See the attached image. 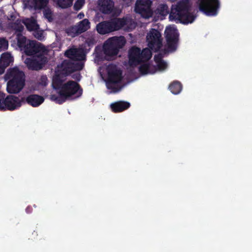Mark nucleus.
I'll return each mask as SVG.
<instances>
[{
	"mask_svg": "<svg viewBox=\"0 0 252 252\" xmlns=\"http://www.w3.org/2000/svg\"><path fill=\"white\" fill-rule=\"evenodd\" d=\"M85 64H58L57 70L53 77L52 85L54 90H61L69 98L74 96L80 97L83 94V89L76 82L69 80L63 83L66 77L77 70L83 69Z\"/></svg>",
	"mask_w": 252,
	"mask_h": 252,
	"instance_id": "obj_1",
	"label": "nucleus"
},
{
	"mask_svg": "<svg viewBox=\"0 0 252 252\" xmlns=\"http://www.w3.org/2000/svg\"><path fill=\"white\" fill-rule=\"evenodd\" d=\"M18 46L27 56H30L25 63H38L39 62H46L52 53L41 43L35 40H27L25 37L20 33L17 34Z\"/></svg>",
	"mask_w": 252,
	"mask_h": 252,
	"instance_id": "obj_2",
	"label": "nucleus"
},
{
	"mask_svg": "<svg viewBox=\"0 0 252 252\" xmlns=\"http://www.w3.org/2000/svg\"><path fill=\"white\" fill-rule=\"evenodd\" d=\"M98 71L102 78L107 75L106 86L107 89L111 91V93H116L121 90L119 85L123 79V70L116 64H103Z\"/></svg>",
	"mask_w": 252,
	"mask_h": 252,
	"instance_id": "obj_3",
	"label": "nucleus"
},
{
	"mask_svg": "<svg viewBox=\"0 0 252 252\" xmlns=\"http://www.w3.org/2000/svg\"><path fill=\"white\" fill-rule=\"evenodd\" d=\"M126 67L125 73L126 80L132 82L140 77V75L154 74L157 71H163L168 64H124Z\"/></svg>",
	"mask_w": 252,
	"mask_h": 252,
	"instance_id": "obj_4",
	"label": "nucleus"
},
{
	"mask_svg": "<svg viewBox=\"0 0 252 252\" xmlns=\"http://www.w3.org/2000/svg\"><path fill=\"white\" fill-rule=\"evenodd\" d=\"M194 18L187 0H182L172 6L169 15L171 21L189 24L192 23Z\"/></svg>",
	"mask_w": 252,
	"mask_h": 252,
	"instance_id": "obj_5",
	"label": "nucleus"
},
{
	"mask_svg": "<svg viewBox=\"0 0 252 252\" xmlns=\"http://www.w3.org/2000/svg\"><path fill=\"white\" fill-rule=\"evenodd\" d=\"M9 80L7 83L6 90L8 93L18 94L25 85V74L17 67L8 69L5 75Z\"/></svg>",
	"mask_w": 252,
	"mask_h": 252,
	"instance_id": "obj_6",
	"label": "nucleus"
},
{
	"mask_svg": "<svg viewBox=\"0 0 252 252\" xmlns=\"http://www.w3.org/2000/svg\"><path fill=\"white\" fill-rule=\"evenodd\" d=\"M126 40L124 37L114 36L106 40L104 44L103 49L107 60H111L116 56L119 50L126 44Z\"/></svg>",
	"mask_w": 252,
	"mask_h": 252,
	"instance_id": "obj_7",
	"label": "nucleus"
},
{
	"mask_svg": "<svg viewBox=\"0 0 252 252\" xmlns=\"http://www.w3.org/2000/svg\"><path fill=\"white\" fill-rule=\"evenodd\" d=\"M152 57L151 51L145 48L140 52L139 48L137 47H133L131 49L129 53V63H145L149 61Z\"/></svg>",
	"mask_w": 252,
	"mask_h": 252,
	"instance_id": "obj_8",
	"label": "nucleus"
},
{
	"mask_svg": "<svg viewBox=\"0 0 252 252\" xmlns=\"http://www.w3.org/2000/svg\"><path fill=\"white\" fill-rule=\"evenodd\" d=\"M110 22L112 32L123 29L125 31H130L135 28L136 24L131 18L125 17L123 18H115Z\"/></svg>",
	"mask_w": 252,
	"mask_h": 252,
	"instance_id": "obj_9",
	"label": "nucleus"
},
{
	"mask_svg": "<svg viewBox=\"0 0 252 252\" xmlns=\"http://www.w3.org/2000/svg\"><path fill=\"white\" fill-rule=\"evenodd\" d=\"M146 40L149 48L158 50L161 46L162 38L160 33L155 29H152L147 33Z\"/></svg>",
	"mask_w": 252,
	"mask_h": 252,
	"instance_id": "obj_10",
	"label": "nucleus"
},
{
	"mask_svg": "<svg viewBox=\"0 0 252 252\" xmlns=\"http://www.w3.org/2000/svg\"><path fill=\"white\" fill-rule=\"evenodd\" d=\"M165 34L168 51L169 52L175 51L177 48L178 37V32L176 27L174 26L167 27L165 31Z\"/></svg>",
	"mask_w": 252,
	"mask_h": 252,
	"instance_id": "obj_11",
	"label": "nucleus"
},
{
	"mask_svg": "<svg viewBox=\"0 0 252 252\" xmlns=\"http://www.w3.org/2000/svg\"><path fill=\"white\" fill-rule=\"evenodd\" d=\"M152 2L150 0H138L135 4V11L142 17L148 19L152 15Z\"/></svg>",
	"mask_w": 252,
	"mask_h": 252,
	"instance_id": "obj_12",
	"label": "nucleus"
},
{
	"mask_svg": "<svg viewBox=\"0 0 252 252\" xmlns=\"http://www.w3.org/2000/svg\"><path fill=\"white\" fill-rule=\"evenodd\" d=\"M218 7V0H201L199 4L200 10L208 16L216 15Z\"/></svg>",
	"mask_w": 252,
	"mask_h": 252,
	"instance_id": "obj_13",
	"label": "nucleus"
},
{
	"mask_svg": "<svg viewBox=\"0 0 252 252\" xmlns=\"http://www.w3.org/2000/svg\"><path fill=\"white\" fill-rule=\"evenodd\" d=\"M22 104L23 103L22 101V97L20 98L19 97L13 95H8L4 98L3 105L4 110L3 111L16 110L20 108Z\"/></svg>",
	"mask_w": 252,
	"mask_h": 252,
	"instance_id": "obj_14",
	"label": "nucleus"
},
{
	"mask_svg": "<svg viewBox=\"0 0 252 252\" xmlns=\"http://www.w3.org/2000/svg\"><path fill=\"white\" fill-rule=\"evenodd\" d=\"M65 56L74 61H85L86 56L82 49L71 48L66 50Z\"/></svg>",
	"mask_w": 252,
	"mask_h": 252,
	"instance_id": "obj_15",
	"label": "nucleus"
},
{
	"mask_svg": "<svg viewBox=\"0 0 252 252\" xmlns=\"http://www.w3.org/2000/svg\"><path fill=\"white\" fill-rule=\"evenodd\" d=\"M22 101L23 104L27 103L29 105L34 107H38L44 101L43 96L38 94H32L27 96L26 97H22Z\"/></svg>",
	"mask_w": 252,
	"mask_h": 252,
	"instance_id": "obj_16",
	"label": "nucleus"
},
{
	"mask_svg": "<svg viewBox=\"0 0 252 252\" xmlns=\"http://www.w3.org/2000/svg\"><path fill=\"white\" fill-rule=\"evenodd\" d=\"M98 6L100 11L109 14L114 9V2L113 0H98Z\"/></svg>",
	"mask_w": 252,
	"mask_h": 252,
	"instance_id": "obj_17",
	"label": "nucleus"
},
{
	"mask_svg": "<svg viewBox=\"0 0 252 252\" xmlns=\"http://www.w3.org/2000/svg\"><path fill=\"white\" fill-rule=\"evenodd\" d=\"M130 106V103L125 101H116L110 105L111 110L114 113L122 112L128 109Z\"/></svg>",
	"mask_w": 252,
	"mask_h": 252,
	"instance_id": "obj_18",
	"label": "nucleus"
},
{
	"mask_svg": "<svg viewBox=\"0 0 252 252\" xmlns=\"http://www.w3.org/2000/svg\"><path fill=\"white\" fill-rule=\"evenodd\" d=\"M47 0H24L25 6L28 8H41L44 6Z\"/></svg>",
	"mask_w": 252,
	"mask_h": 252,
	"instance_id": "obj_19",
	"label": "nucleus"
},
{
	"mask_svg": "<svg viewBox=\"0 0 252 252\" xmlns=\"http://www.w3.org/2000/svg\"><path fill=\"white\" fill-rule=\"evenodd\" d=\"M96 31L101 34H104L112 32L110 22H103L96 26Z\"/></svg>",
	"mask_w": 252,
	"mask_h": 252,
	"instance_id": "obj_20",
	"label": "nucleus"
},
{
	"mask_svg": "<svg viewBox=\"0 0 252 252\" xmlns=\"http://www.w3.org/2000/svg\"><path fill=\"white\" fill-rule=\"evenodd\" d=\"M23 23L29 31H37L39 29V26L33 17L23 20Z\"/></svg>",
	"mask_w": 252,
	"mask_h": 252,
	"instance_id": "obj_21",
	"label": "nucleus"
},
{
	"mask_svg": "<svg viewBox=\"0 0 252 252\" xmlns=\"http://www.w3.org/2000/svg\"><path fill=\"white\" fill-rule=\"evenodd\" d=\"M182 88L181 83L177 80L171 82L168 86V89L174 94H178L180 93L182 90Z\"/></svg>",
	"mask_w": 252,
	"mask_h": 252,
	"instance_id": "obj_22",
	"label": "nucleus"
},
{
	"mask_svg": "<svg viewBox=\"0 0 252 252\" xmlns=\"http://www.w3.org/2000/svg\"><path fill=\"white\" fill-rule=\"evenodd\" d=\"M57 91L58 94H59L58 96L56 95H52L51 98L52 100H54L56 103L61 104L64 102L67 99L69 98L65 96L64 94L61 90H56Z\"/></svg>",
	"mask_w": 252,
	"mask_h": 252,
	"instance_id": "obj_23",
	"label": "nucleus"
},
{
	"mask_svg": "<svg viewBox=\"0 0 252 252\" xmlns=\"http://www.w3.org/2000/svg\"><path fill=\"white\" fill-rule=\"evenodd\" d=\"M77 26L78 28V30H79L81 33L90 29V23L88 19H85L78 23Z\"/></svg>",
	"mask_w": 252,
	"mask_h": 252,
	"instance_id": "obj_24",
	"label": "nucleus"
},
{
	"mask_svg": "<svg viewBox=\"0 0 252 252\" xmlns=\"http://www.w3.org/2000/svg\"><path fill=\"white\" fill-rule=\"evenodd\" d=\"M57 6L62 8H66L70 6L73 0H53Z\"/></svg>",
	"mask_w": 252,
	"mask_h": 252,
	"instance_id": "obj_25",
	"label": "nucleus"
},
{
	"mask_svg": "<svg viewBox=\"0 0 252 252\" xmlns=\"http://www.w3.org/2000/svg\"><path fill=\"white\" fill-rule=\"evenodd\" d=\"M13 62V57L8 53L2 54L0 58V63H11Z\"/></svg>",
	"mask_w": 252,
	"mask_h": 252,
	"instance_id": "obj_26",
	"label": "nucleus"
},
{
	"mask_svg": "<svg viewBox=\"0 0 252 252\" xmlns=\"http://www.w3.org/2000/svg\"><path fill=\"white\" fill-rule=\"evenodd\" d=\"M78 28L76 25L71 27L66 30V32L68 35L71 37H74L79 34H80V32L79 31Z\"/></svg>",
	"mask_w": 252,
	"mask_h": 252,
	"instance_id": "obj_27",
	"label": "nucleus"
},
{
	"mask_svg": "<svg viewBox=\"0 0 252 252\" xmlns=\"http://www.w3.org/2000/svg\"><path fill=\"white\" fill-rule=\"evenodd\" d=\"M157 11L159 14L164 16L168 13L169 9L166 4L161 3L158 5L157 8Z\"/></svg>",
	"mask_w": 252,
	"mask_h": 252,
	"instance_id": "obj_28",
	"label": "nucleus"
},
{
	"mask_svg": "<svg viewBox=\"0 0 252 252\" xmlns=\"http://www.w3.org/2000/svg\"><path fill=\"white\" fill-rule=\"evenodd\" d=\"M28 69L32 70H39L42 69L46 64H26Z\"/></svg>",
	"mask_w": 252,
	"mask_h": 252,
	"instance_id": "obj_29",
	"label": "nucleus"
},
{
	"mask_svg": "<svg viewBox=\"0 0 252 252\" xmlns=\"http://www.w3.org/2000/svg\"><path fill=\"white\" fill-rule=\"evenodd\" d=\"M8 41L4 38H0V49L5 50L8 47Z\"/></svg>",
	"mask_w": 252,
	"mask_h": 252,
	"instance_id": "obj_30",
	"label": "nucleus"
},
{
	"mask_svg": "<svg viewBox=\"0 0 252 252\" xmlns=\"http://www.w3.org/2000/svg\"><path fill=\"white\" fill-rule=\"evenodd\" d=\"M80 70H77L72 73L70 75L71 77L77 81H79L81 79V74L78 72Z\"/></svg>",
	"mask_w": 252,
	"mask_h": 252,
	"instance_id": "obj_31",
	"label": "nucleus"
},
{
	"mask_svg": "<svg viewBox=\"0 0 252 252\" xmlns=\"http://www.w3.org/2000/svg\"><path fill=\"white\" fill-rule=\"evenodd\" d=\"M5 96V94L0 92V110L1 111H3L4 110L3 105Z\"/></svg>",
	"mask_w": 252,
	"mask_h": 252,
	"instance_id": "obj_32",
	"label": "nucleus"
},
{
	"mask_svg": "<svg viewBox=\"0 0 252 252\" xmlns=\"http://www.w3.org/2000/svg\"><path fill=\"white\" fill-rule=\"evenodd\" d=\"M84 4V0H77L74 5L75 10L80 9Z\"/></svg>",
	"mask_w": 252,
	"mask_h": 252,
	"instance_id": "obj_33",
	"label": "nucleus"
},
{
	"mask_svg": "<svg viewBox=\"0 0 252 252\" xmlns=\"http://www.w3.org/2000/svg\"><path fill=\"white\" fill-rule=\"evenodd\" d=\"M12 28L16 31L21 32L23 30V26L19 23H14L12 25Z\"/></svg>",
	"mask_w": 252,
	"mask_h": 252,
	"instance_id": "obj_34",
	"label": "nucleus"
},
{
	"mask_svg": "<svg viewBox=\"0 0 252 252\" xmlns=\"http://www.w3.org/2000/svg\"><path fill=\"white\" fill-rule=\"evenodd\" d=\"M34 36L35 38L41 40L44 38L43 33L42 31H37L34 33Z\"/></svg>",
	"mask_w": 252,
	"mask_h": 252,
	"instance_id": "obj_35",
	"label": "nucleus"
},
{
	"mask_svg": "<svg viewBox=\"0 0 252 252\" xmlns=\"http://www.w3.org/2000/svg\"><path fill=\"white\" fill-rule=\"evenodd\" d=\"M44 15L48 19L49 21H50L52 19L51 12L50 10L45 9L44 11Z\"/></svg>",
	"mask_w": 252,
	"mask_h": 252,
	"instance_id": "obj_36",
	"label": "nucleus"
},
{
	"mask_svg": "<svg viewBox=\"0 0 252 252\" xmlns=\"http://www.w3.org/2000/svg\"><path fill=\"white\" fill-rule=\"evenodd\" d=\"M154 59L156 63H164L163 61L162 60V56L160 54L155 55Z\"/></svg>",
	"mask_w": 252,
	"mask_h": 252,
	"instance_id": "obj_37",
	"label": "nucleus"
},
{
	"mask_svg": "<svg viewBox=\"0 0 252 252\" xmlns=\"http://www.w3.org/2000/svg\"><path fill=\"white\" fill-rule=\"evenodd\" d=\"M9 65L10 64H0V75L4 73L6 67Z\"/></svg>",
	"mask_w": 252,
	"mask_h": 252,
	"instance_id": "obj_38",
	"label": "nucleus"
},
{
	"mask_svg": "<svg viewBox=\"0 0 252 252\" xmlns=\"http://www.w3.org/2000/svg\"><path fill=\"white\" fill-rule=\"evenodd\" d=\"M32 207L31 206H28L26 209V211L27 213H31L32 212Z\"/></svg>",
	"mask_w": 252,
	"mask_h": 252,
	"instance_id": "obj_39",
	"label": "nucleus"
},
{
	"mask_svg": "<svg viewBox=\"0 0 252 252\" xmlns=\"http://www.w3.org/2000/svg\"><path fill=\"white\" fill-rule=\"evenodd\" d=\"M77 17L79 19H82L84 17V14L83 13H80L77 15Z\"/></svg>",
	"mask_w": 252,
	"mask_h": 252,
	"instance_id": "obj_40",
	"label": "nucleus"
},
{
	"mask_svg": "<svg viewBox=\"0 0 252 252\" xmlns=\"http://www.w3.org/2000/svg\"><path fill=\"white\" fill-rule=\"evenodd\" d=\"M32 234H34L35 235H37V232L34 231L32 233Z\"/></svg>",
	"mask_w": 252,
	"mask_h": 252,
	"instance_id": "obj_41",
	"label": "nucleus"
},
{
	"mask_svg": "<svg viewBox=\"0 0 252 252\" xmlns=\"http://www.w3.org/2000/svg\"><path fill=\"white\" fill-rule=\"evenodd\" d=\"M2 11H0V13H2Z\"/></svg>",
	"mask_w": 252,
	"mask_h": 252,
	"instance_id": "obj_42",
	"label": "nucleus"
}]
</instances>
